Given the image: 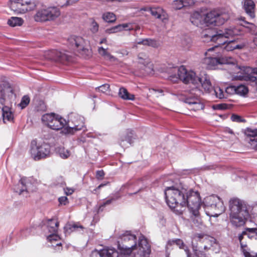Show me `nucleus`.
<instances>
[{
    "label": "nucleus",
    "mask_w": 257,
    "mask_h": 257,
    "mask_svg": "<svg viewBox=\"0 0 257 257\" xmlns=\"http://www.w3.org/2000/svg\"><path fill=\"white\" fill-rule=\"evenodd\" d=\"M102 19L107 23H113L115 22L116 17L114 13L107 12L102 14Z\"/></svg>",
    "instance_id": "obj_28"
},
{
    "label": "nucleus",
    "mask_w": 257,
    "mask_h": 257,
    "mask_svg": "<svg viewBox=\"0 0 257 257\" xmlns=\"http://www.w3.org/2000/svg\"><path fill=\"white\" fill-rule=\"evenodd\" d=\"M231 119L233 121L237 122H244L245 120L242 119L241 117L237 114H233L231 116Z\"/></svg>",
    "instance_id": "obj_55"
},
{
    "label": "nucleus",
    "mask_w": 257,
    "mask_h": 257,
    "mask_svg": "<svg viewBox=\"0 0 257 257\" xmlns=\"http://www.w3.org/2000/svg\"><path fill=\"white\" fill-rule=\"evenodd\" d=\"M18 188H18L16 191L20 195L22 194L24 192L27 193L29 191L27 185L26 183H24L23 180H21V182L18 184Z\"/></svg>",
    "instance_id": "obj_33"
},
{
    "label": "nucleus",
    "mask_w": 257,
    "mask_h": 257,
    "mask_svg": "<svg viewBox=\"0 0 257 257\" xmlns=\"http://www.w3.org/2000/svg\"><path fill=\"white\" fill-rule=\"evenodd\" d=\"M65 193L67 195H70L73 194L74 190L72 188H66L64 189Z\"/></svg>",
    "instance_id": "obj_60"
},
{
    "label": "nucleus",
    "mask_w": 257,
    "mask_h": 257,
    "mask_svg": "<svg viewBox=\"0 0 257 257\" xmlns=\"http://www.w3.org/2000/svg\"><path fill=\"white\" fill-rule=\"evenodd\" d=\"M84 227L81 225L79 222L68 223H67L64 227V230L66 233L70 234L73 231L78 230L79 229L83 230Z\"/></svg>",
    "instance_id": "obj_24"
},
{
    "label": "nucleus",
    "mask_w": 257,
    "mask_h": 257,
    "mask_svg": "<svg viewBox=\"0 0 257 257\" xmlns=\"http://www.w3.org/2000/svg\"><path fill=\"white\" fill-rule=\"evenodd\" d=\"M232 37H231V38ZM230 37L225 39L226 42L220 45H225V46L223 47V49H224L226 51H231L234 49H241L244 47V45L242 44H239L237 42V40L234 39L231 41H228V39Z\"/></svg>",
    "instance_id": "obj_19"
},
{
    "label": "nucleus",
    "mask_w": 257,
    "mask_h": 257,
    "mask_svg": "<svg viewBox=\"0 0 257 257\" xmlns=\"http://www.w3.org/2000/svg\"><path fill=\"white\" fill-rule=\"evenodd\" d=\"M30 101V97L28 95H24L22 97L21 101L19 104V105L21 107V108H24L29 104Z\"/></svg>",
    "instance_id": "obj_42"
},
{
    "label": "nucleus",
    "mask_w": 257,
    "mask_h": 257,
    "mask_svg": "<svg viewBox=\"0 0 257 257\" xmlns=\"http://www.w3.org/2000/svg\"><path fill=\"white\" fill-rule=\"evenodd\" d=\"M248 80L253 82L257 86V73L255 74H251L247 76Z\"/></svg>",
    "instance_id": "obj_53"
},
{
    "label": "nucleus",
    "mask_w": 257,
    "mask_h": 257,
    "mask_svg": "<svg viewBox=\"0 0 257 257\" xmlns=\"http://www.w3.org/2000/svg\"><path fill=\"white\" fill-rule=\"evenodd\" d=\"M71 121L73 123V126H67L64 128L62 133L64 134H73L75 132L80 131L84 126L83 118L80 116L75 115L71 117Z\"/></svg>",
    "instance_id": "obj_15"
},
{
    "label": "nucleus",
    "mask_w": 257,
    "mask_h": 257,
    "mask_svg": "<svg viewBox=\"0 0 257 257\" xmlns=\"http://www.w3.org/2000/svg\"><path fill=\"white\" fill-rule=\"evenodd\" d=\"M248 143L251 149L257 150V138L249 139Z\"/></svg>",
    "instance_id": "obj_50"
},
{
    "label": "nucleus",
    "mask_w": 257,
    "mask_h": 257,
    "mask_svg": "<svg viewBox=\"0 0 257 257\" xmlns=\"http://www.w3.org/2000/svg\"><path fill=\"white\" fill-rule=\"evenodd\" d=\"M118 95L124 100H134L135 99V95L130 93L127 89L124 87L119 88Z\"/></svg>",
    "instance_id": "obj_27"
},
{
    "label": "nucleus",
    "mask_w": 257,
    "mask_h": 257,
    "mask_svg": "<svg viewBox=\"0 0 257 257\" xmlns=\"http://www.w3.org/2000/svg\"><path fill=\"white\" fill-rule=\"evenodd\" d=\"M172 6L176 10L182 9L184 8L182 0H174L172 3Z\"/></svg>",
    "instance_id": "obj_44"
},
{
    "label": "nucleus",
    "mask_w": 257,
    "mask_h": 257,
    "mask_svg": "<svg viewBox=\"0 0 257 257\" xmlns=\"http://www.w3.org/2000/svg\"><path fill=\"white\" fill-rule=\"evenodd\" d=\"M191 23L197 27H201L203 22V16H202L199 12H195L193 13L190 18Z\"/></svg>",
    "instance_id": "obj_23"
},
{
    "label": "nucleus",
    "mask_w": 257,
    "mask_h": 257,
    "mask_svg": "<svg viewBox=\"0 0 257 257\" xmlns=\"http://www.w3.org/2000/svg\"><path fill=\"white\" fill-rule=\"evenodd\" d=\"M193 239L200 244L198 245V243L192 242L193 251L196 257H205V253L201 249L203 248L207 250L216 242L215 238L203 233L195 234Z\"/></svg>",
    "instance_id": "obj_6"
},
{
    "label": "nucleus",
    "mask_w": 257,
    "mask_h": 257,
    "mask_svg": "<svg viewBox=\"0 0 257 257\" xmlns=\"http://www.w3.org/2000/svg\"><path fill=\"white\" fill-rule=\"evenodd\" d=\"M151 14L157 18H160L161 15V12L162 10L160 8H149Z\"/></svg>",
    "instance_id": "obj_43"
},
{
    "label": "nucleus",
    "mask_w": 257,
    "mask_h": 257,
    "mask_svg": "<svg viewBox=\"0 0 257 257\" xmlns=\"http://www.w3.org/2000/svg\"><path fill=\"white\" fill-rule=\"evenodd\" d=\"M114 200V199L112 198L111 199H109L104 202L103 203L100 204L98 208V211H102L103 210V208L106 206L110 204Z\"/></svg>",
    "instance_id": "obj_47"
},
{
    "label": "nucleus",
    "mask_w": 257,
    "mask_h": 257,
    "mask_svg": "<svg viewBox=\"0 0 257 257\" xmlns=\"http://www.w3.org/2000/svg\"><path fill=\"white\" fill-rule=\"evenodd\" d=\"M217 107L219 109L224 110V109H226L227 108V106L226 104L222 103V104H217Z\"/></svg>",
    "instance_id": "obj_62"
},
{
    "label": "nucleus",
    "mask_w": 257,
    "mask_h": 257,
    "mask_svg": "<svg viewBox=\"0 0 257 257\" xmlns=\"http://www.w3.org/2000/svg\"><path fill=\"white\" fill-rule=\"evenodd\" d=\"M186 206L191 213V219L194 225L198 226L202 223L199 210L201 208V197L198 191L190 190L185 197Z\"/></svg>",
    "instance_id": "obj_4"
},
{
    "label": "nucleus",
    "mask_w": 257,
    "mask_h": 257,
    "mask_svg": "<svg viewBox=\"0 0 257 257\" xmlns=\"http://www.w3.org/2000/svg\"><path fill=\"white\" fill-rule=\"evenodd\" d=\"M247 87L244 85H238L236 86V94L240 95H244L248 92Z\"/></svg>",
    "instance_id": "obj_36"
},
{
    "label": "nucleus",
    "mask_w": 257,
    "mask_h": 257,
    "mask_svg": "<svg viewBox=\"0 0 257 257\" xmlns=\"http://www.w3.org/2000/svg\"><path fill=\"white\" fill-rule=\"evenodd\" d=\"M204 63L206 64L208 69H213L216 66L221 64L220 57H206L204 59Z\"/></svg>",
    "instance_id": "obj_22"
},
{
    "label": "nucleus",
    "mask_w": 257,
    "mask_h": 257,
    "mask_svg": "<svg viewBox=\"0 0 257 257\" xmlns=\"http://www.w3.org/2000/svg\"><path fill=\"white\" fill-rule=\"evenodd\" d=\"M246 230L251 233L255 234L257 236V228H247Z\"/></svg>",
    "instance_id": "obj_61"
},
{
    "label": "nucleus",
    "mask_w": 257,
    "mask_h": 257,
    "mask_svg": "<svg viewBox=\"0 0 257 257\" xmlns=\"http://www.w3.org/2000/svg\"><path fill=\"white\" fill-rule=\"evenodd\" d=\"M134 133L132 130H127L120 137L118 143L120 146H125V142L131 144L133 143Z\"/></svg>",
    "instance_id": "obj_20"
},
{
    "label": "nucleus",
    "mask_w": 257,
    "mask_h": 257,
    "mask_svg": "<svg viewBox=\"0 0 257 257\" xmlns=\"http://www.w3.org/2000/svg\"><path fill=\"white\" fill-rule=\"evenodd\" d=\"M201 90H199L197 87L193 88L188 92H186V94H184L186 97L184 99V102L188 103L190 106L195 104L196 101H198L199 96L201 94Z\"/></svg>",
    "instance_id": "obj_17"
},
{
    "label": "nucleus",
    "mask_w": 257,
    "mask_h": 257,
    "mask_svg": "<svg viewBox=\"0 0 257 257\" xmlns=\"http://www.w3.org/2000/svg\"><path fill=\"white\" fill-rule=\"evenodd\" d=\"M229 19V14L216 10L211 11L203 15V22L206 26H219Z\"/></svg>",
    "instance_id": "obj_8"
},
{
    "label": "nucleus",
    "mask_w": 257,
    "mask_h": 257,
    "mask_svg": "<svg viewBox=\"0 0 257 257\" xmlns=\"http://www.w3.org/2000/svg\"><path fill=\"white\" fill-rule=\"evenodd\" d=\"M36 109L38 111H45L47 110V106L43 100H39L36 105Z\"/></svg>",
    "instance_id": "obj_39"
},
{
    "label": "nucleus",
    "mask_w": 257,
    "mask_h": 257,
    "mask_svg": "<svg viewBox=\"0 0 257 257\" xmlns=\"http://www.w3.org/2000/svg\"><path fill=\"white\" fill-rule=\"evenodd\" d=\"M110 86L108 84H104L99 87L96 88V90L102 92L103 93H106L109 90Z\"/></svg>",
    "instance_id": "obj_46"
},
{
    "label": "nucleus",
    "mask_w": 257,
    "mask_h": 257,
    "mask_svg": "<svg viewBox=\"0 0 257 257\" xmlns=\"http://www.w3.org/2000/svg\"><path fill=\"white\" fill-rule=\"evenodd\" d=\"M103 257H118V252L114 248L104 247L100 249Z\"/></svg>",
    "instance_id": "obj_25"
},
{
    "label": "nucleus",
    "mask_w": 257,
    "mask_h": 257,
    "mask_svg": "<svg viewBox=\"0 0 257 257\" xmlns=\"http://www.w3.org/2000/svg\"><path fill=\"white\" fill-rule=\"evenodd\" d=\"M226 93L233 95L236 94V85H230L226 87L225 89Z\"/></svg>",
    "instance_id": "obj_49"
},
{
    "label": "nucleus",
    "mask_w": 257,
    "mask_h": 257,
    "mask_svg": "<svg viewBox=\"0 0 257 257\" xmlns=\"http://www.w3.org/2000/svg\"><path fill=\"white\" fill-rule=\"evenodd\" d=\"M98 53L102 56L110 60H114L115 58L114 56L111 55L108 53L106 49L103 48L102 47H100L98 49Z\"/></svg>",
    "instance_id": "obj_34"
},
{
    "label": "nucleus",
    "mask_w": 257,
    "mask_h": 257,
    "mask_svg": "<svg viewBox=\"0 0 257 257\" xmlns=\"http://www.w3.org/2000/svg\"><path fill=\"white\" fill-rule=\"evenodd\" d=\"M166 201L168 206L179 214H182L186 207L185 196L183 190L173 186L167 187L164 191Z\"/></svg>",
    "instance_id": "obj_2"
},
{
    "label": "nucleus",
    "mask_w": 257,
    "mask_h": 257,
    "mask_svg": "<svg viewBox=\"0 0 257 257\" xmlns=\"http://www.w3.org/2000/svg\"><path fill=\"white\" fill-rule=\"evenodd\" d=\"M51 53L56 55V57L54 58V59L55 60L61 61L63 59V54L61 52L54 50L52 51Z\"/></svg>",
    "instance_id": "obj_52"
},
{
    "label": "nucleus",
    "mask_w": 257,
    "mask_h": 257,
    "mask_svg": "<svg viewBox=\"0 0 257 257\" xmlns=\"http://www.w3.org/2000/svg\"><path fill=\"white\" fill-rule=\"evenodd\" d=\"M68 42L73 49L75 50L85 59L89 58L92 55L89 44L87 41L81 37L71 36L68 39Z\"/></svg>",
    "instance_id": "obj_9"
},
{
    "label": "nucleus",
    "mask_w": 257,
    "mask_h": 257,
    "mask_svg": "<svg viewBox=\"0 0 257 257\" xmlns=\"http://www.w3.org/2000/svg\"><path fill=\"white\" fill-rule=\"evenodd\" d=\"M105 33H106L107 34H111L115 33V32L113 30V27L107 29L106 30H105Z\"/></svg>",
    "instance_id": "obj_63"
},
{
    "label": "nucleus",
    "mask_w": 257,
    "mask_h": 257,
    "mask_svg": "<svg viewBox=\"0 0 257 257\" xmlns=\"http://www.w3.org/2000/svg\"><path fill=\"white\" fill-rule=\"evenodd\" d=\"M150 93L156 95V97H159L163 95V91L162 89H157L155 88L149 89Z\"/></svg>",
    "instance_id": "obj_48"
},
{
    "label": "nucleus",
    "mask_w": 257,
    "mask_h": 257,
    "mask_svg": "<svg viewBox=\"0 0 257 257\" xmlns=\"http://www.w3.org/2000/svg\"><path fill=\"white\" fill-rule=\"evenodd\" d=\"M59 222L56 218H52L48 220L47 227L50 232L57 233Z\"/></svg>",
    "instance_id": "obj_26"
},
{
    "label": "nucleus",
    "mask_w": 257,
    "mask_h": 257,
    "mask_svg": "<svg viewBox=\"0 0 257 257\" xmlns=\"http://www.w3.org/2000/svg\"><path fill=\"white\" fill-rule=\"evenodd\" d=\"M49 241L52 242L53 241H58L60 239V236L56 233H53L49 235L47 237Z\"/></svg>",
    "instance_id": "obj_51"
},
{
    "label": "nucleus",
    "mask_w": 257,
    "mask_h": 257,
    "mask_svg": "<svg viewBox=\"0 0 257 257\" xmlns=\"http://www.w3.org/2000/svg\"><path fill=\"white\" fill-rule=\"evenodd\" d=\"M243 8L246 14L251 18L255 17V4L252 0H244Z\"/></svg>",
    "instance_id": "obj_21"
},
{
    "label": "nucleus",
    "mask_w": 257,
    "mask_h": 257,
    "mask_svg": "<svg viewBox=\"0 0 257 257\" xmlns=\"http://www.w3.org/2000/svg\"><path fill=\"white\" fill-rule=\"evenodd\" d=\"M30 153L34 160L38 161L49 155L50 146L46 143L38 145L37 141L33 140L31 142Z\"/></svg>",
    "instance_id": "obj_14"
},
{
    "label": "nucleus",
    "mask_w": 257,
    "mask_h": 257,
    "mask_svg": "<svg viewBox=\"0 0 257 257\" xmlns=\"http://www.w3.org/2000/svg\"><path fill=\"white\" fill-rule=\"evenodd\" d=\"M221 64H232L235 65L236 60L235 58L230 56L220 57Z\"/></svg>",
    "instance_id": "obj_32"
},
{
    "label": "nucleus",
    "mask_w": 257,
    "mask_h": 257,
    "mask_svg": "<svg viewBox=\"0 0 257 257\" xmlns=\"http://www.w3.org/2000/svg\"><path fill=\"white\" fill-rule=\"evenodd\" d=\"M246 232L245 231H243L241 234H239L238 236V239L240 241V242H241V240H242L243 238L244 235L246 234Z\"/></svg>",
    "instance_id": "obj_64"
},
{
    "label": "nucleus",
    "mask_w": 257,
    "mask_h": 257,
    "mask_svg": "<svg viewBox=\"0 0 257 257\" xmlns=\"http://www.w3.org/2000/svg\"><path fill=\"white\" fill-rule=\"evenodd\" d=\"M246 136L249 139L257 138V129L247 128L245 132Z\"/></svg>",
    "instance_id": "obj_38"
},
{
    "label": "nucleus",
    "mask_w": 257,
    "mask_h": 257,
    "mask_svg": "<svg viewBox=\"0 0 257 257\" xmlns=\"http://www.w3.org/2000/svg\"><path fill=\"white\" fill-rule=\"evenodd\" d=\"M39 3L37 0H11L10 8L17 14L34 10Z\"/></svg>",
    "instance_id": "obj_12"
},
{
    "label": "nucleus",
    "mask_w": 257,
    "mask_h": 257,
    "mask_svg": "<svg viewBox=\"0 0 257 257\" xmlns=\"http://www.w3.org/2000/svg\"><path fill=\"white\" fill-rule=\"evenodd\" d=\"M239 34L240 31L236 28L218 30L215 32L212 29H206L202 32L201 37L209 39L211 41L220 45L226 42V38L238 35Z\"/></svg>",
    "instance_id": "obj_5"
},
{
    "label": "nucleus",
    "mask_w": 257,
    "mask_h": 257,
    "mask_svg": "<svg viewBox=\"0 0 257 257\" xmlns=\"http://www.w3.org/2000/svg\"><path fill=\"white\" fill-rule=\"evenodd\" d=\"M41 120L45 125L55 131L63 130L64 127L68 124V122L65 119L55 113H46L43 115Z\"/></svg>",
    "instance_id": "obj_10"
},
{
    "label": "nucleus",
    "mask_w": 257,
    "mask_h": 257,
    "mask_svg": "<svg viewBox=\"0 0 257 257\" xmlns=\"http://www.w3.org/2000/svg\"><path fill=\"white\" fill-rule=\"evenodd\" d=\"M90 20H91L90 31L93 34L96 33L98 31L99 25L93 18H91Z\"/></svg>",
    "instance_id": "obj_40"
},
{
    "label": "nucleus",
    "mask_w": 257,
    "mask_h": 257,
    "mask_svg": "<svg viewBox=\"0 0 257 257\" xmlns=\"http://www.w3.org/2000/svg\"><path fill=\"white\" fill-rule=\"evenodd\" d=\"M217 206H219L220 207V211H219L218 213H216V214H220L224 211V207L223 206V204L219 202L217 204H215L214 205L211 204L212 207H213V206L216 207Z\"/></svg>",
    "instance_id": "obj_59"
},
{
    "label": "nucleus",
    "mask_w": 257,
    "mask_h": 257,
    "mask_svg": "<svg viewBox=\"0 0 257 257\" xmlns=\"http://www.w3.org/2000/svg\"><path fill=\"white\" fill-rule=\"evenodd\" d=\"M213 93L215 95L217 98L222 99L224 97V92L220 87H217L213 88Z\"/></svg>",
    "instance_id": "obj_37"
},
{
    "label": "nucleus",
    "mask_w": 257,
    "mask_h": 257,
    "mask_svg": "<svg viewBox=\"0 0 257 257\" xmlns=\"http://www.w3.org/2000/svg\"><path fill=\"white\" fill-rule=\"evenodd\" d=\"M90 257H103L101 254V252L100 250L94 249L93 250L91 254Z\"/></svg>",
    "instance_id": "obj_57"
},
{
    "label": "nucleus",
    "mask_w": 257,
    "mask_h": 257,
    "mask_svg": "<svg viewBox=\"0 0 257 257\" xmlns=\"http://www.w3.org/2000/svg\"><path fill=\"white\" fill-rule=\"evenodd\" d=\"M229 203L230 222L236 227L243 225L249 217L246 205L238 198L231 199Z\"/></svg>",
    "instance_id": "obj_3"
},
{
    "label": "nucleus",
    "mask_w": 257,
    "mask_h": 257,
    "mask_svg": "<svg viewBox=\"0 0 257 257\" xmlns=\"http://www.w3.org/2000/svg\"><path fill=\"white\" fill-rule=\"evenodd\" d=\"M23 23L24 20L22 18L18 17H12L8 21V24L12 27L21 26Z\"/></svg>",
    "instance_id": "obj_31"
},
{
    "label": "nucleus",
    "mask_w": 257,
    "mask_h": 257,
    "mask_svg": "<svg viewBox=\"0 0 257 257\" xmlns=\"http://www.w3.org/2000/svg\"><path fill=\"white\" fill-rule=\"evenodd\" d=\"M183 4L184 7L193 6L195 4L194 0H182Z\"/></svg>",
    "instance_id": "obj_56"
},
{
    "label": "nucleus",
    "mask_w": 257,
    "mask_h": 257,
    "mask_svg": "<svg viewBox=\"0 0 257 257\" xmlns=\"http://www.w3.org/2000/svg\"><path fill=\"white\" fill-rule=\"evenodd\" d=\"M178 76L180 80L185 84H192L193 88L201 90V94L210 93L213 90V86L209 77L205 74L201 77H198L192 71H188L184 66H180L178 70Z\"/></svg>",
    "instance_id": "obj_1"
},
{
    "label": "nucleus",
    "mask_w": 257,
    "mask_h": 257,
    "mask_svg": "<svg viewBox=\"0 0 257 257\" xmlns=\"http://www.w3.org/2000/svg\"><path fill=\"white\" fill-rule=\"evenodd\" d=\"M176 245L179 248L183 249L186 252L187 257H191V253L188 247L185 244L183 241L180 239L177 238L175 239L169 240L168 241L166 246V250L168 252L170 249H172V246L173 245Z\"/></svg>",
    "instance_id": "obj_18"
},
{
    "label": "nucleus",
    "mask_w": 257,
    "mask_h": 257,
    "mask_svg": "<svg viewBox=\"0 0 257 257\" xmlns=\"http://www.w3.org/2000/svg\"><path fill=\"white\" fill-rule=\"evenodd\" d=\"M60 205H66L69 203L68 198L66 196H61L58 198Z\"/></svg>",
    "instance_id": "obj_54"
},
{
    "label": "nucleus",
    "mask_w": 257,
    "mask_h": 257,
    "mask_svg": "<svg viewBox=\"0 0 257 257\" xmlns=\"http://www.w3.org/2000/svg\"><path fill=\"white\" fill-rule=\"evenodd\" d=\"M138 58L139 60V63L144 65V66L148 65L151 62L150 60L148 57L143 53H139L138 55Z\"/></svg>",
    "instance_id": "obj_35"
},
{
    "label": "nucleus",
    "mask_w": 257,
    "mask_h": 257,
    "mask_svg": "<svg viewBox=\"0 0 257 257\" xmlns=\"http://www.w3.org/2000/svg\"><path fill=\"white\" fill-rule=\"evenodd\" d=\"M190 109L194 111H197L199 110L203 109L204 107V104L201 102L200 100L199 99L198 101H196L194 105H192L190 106Z\"/></svg>",
    "instance_id": "obj_41"
},
{
    "label": "nucleus",
    "mask_w": 257,
    "mask_h": 257,
    "mask_svg": "<svg viewBox=\"0 0 257 257\" xmlns=\"http://www.w3.org/2000/svg\"><path fill=\"white\" fill-rule=\"evenodd\" d=\"M137 236L126 231L117 240L118 249L121 254L130 255L137 248Z\"/></svg>",
    "instance_id": "obj_7"
},
{
    "label": "nucleus",
    "mask_w": 257,
    "mask_h": 257,
    "mask_svg": "<svg viewBox=\"0 0 257 257\" xmlns=\"http://www.w3.org/2000/svg\"><path fill=\"white\" fill-rule=\"evenodd\" d=\"M151 252L150 245L147 239L143 236L139 239L138 250L133 257H149Z\"/></svg>",
    "instance_id": "obj_16"
},
{
    "label": "nucleus",
    "mask_w": 257,
    "mask_h": 257,
    "mask_svg": "<svg viewBox=\"0 0 257 257\" xmlns=\"http://www.w3.org/2000/svg\"><path fill=\"white\" fill-rule=\"evenodd\" d=\"M115 33L120 32L123 30H132L134 29L131 24H122L113 27Z\"/></svg>",
    "instance_id": "obj_29"
},
{
    "label": "nucleus",
    "mask_w": 257,
    "mask_h": 257,
    "mask_svg": "<svg viewBox=\"0 0 257 257\" xmlns=\"http://www.w3.org/2000/svg\"><path fill=\"white\" fill-rule=\"evenodd\" d=\"M9 93H13V90L10 86L0 85V107L3 106V117L5 123L7 121H11L14 119V115L11 108L7 106H4L6 101V95Z\"/></svg>",
    "instance_id": "obj_13"
},
{
    "label": "nucleus",
    "mask_w": 257,
    "mask_h": 257,
    "mask_svg": "<svg viewBox=\"0 0 257 257\" xmlns=\"http://www.w3.org/2000/svg\"><path fill=\"white\" fill-rule=\"evenodd\" d=\"M139 44H143L144 45H148L154 48H158L160 46V43L157 41L151 39H146L138 42Z\"/></svg>",
    "instance_id": "obj_30"
},
{
    "label": "nucleus",
    "mask_w": 257,
    "mask_h": 257,
    "mask_svg": "<svg viewBox=\"0 0 257 257\" xmlns=\"http://www.w3.org/2000/svg\"><path fill=\"white\" fill-rule=\"evenodd\" d=\"M105 175L103 170H98L96 172V178L98 180H102Z\"/></svg>",
    "instance_id": "obj_58"
},
{
    "label": "nucleus",
    "mask_w": 257,
    "mask_h": 257,
    "mask_svg": "<svg viewBox=\"0 0 257 257\" xmlns=\"http://www.w3.org/2000/svg\"><path fill=\"white\" fill-rule=\"evenodd\" d=\"M61 15L60 9L56 7H50L38 10L34 18L37 22H46L55 20Z\"/></svg>",
    "instance_id": "obj_11"
},
{
    "label": "nucleus",
    "mask_w": 257,
    "mask_h": 257,
    "mask_svg": "<svg viewBox=\"0 0 257 257\" xmlns=\"http://www.w3.org/2000/svg\"><path fill=\"white\" fill-rule=\"evenodd\" d=\"M59 154L62 158L67 159L70 156V152L68 150H66L64 148H62L60 149Z\"/></svg>",
    "instance_id": "obj_45"
}]
</instances>
